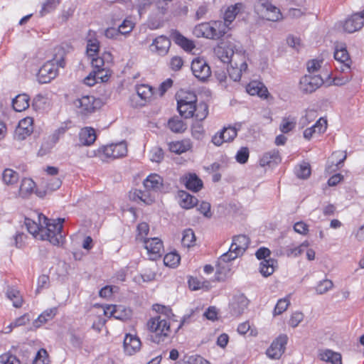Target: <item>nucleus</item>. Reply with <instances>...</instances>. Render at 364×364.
Listing matches in <instances>:
<instances>
[{
    "instance_id": "obj_1",
    "label": "nucleus",
    "mask_w": 364,
    "mask_h": 364,
    "mask_svg": "<svg viewBox=\"0 0 364 364\" xmlns=\"http://www.w3.org/2000/svg\"><path fill=\"white\" fill-rule=\"evenodd\" d=\"M64 222V218L48 219L42 213L38 215V222L25 218V225L35 238L47 240L53 245H61L64 242L65 237L63 231Z\"/></svg>"
},
{
    "instance_id": "obj_2",
    "label": "nucleus",
    "mask_w": 364,
    "mask_h": 364,
    "mask_svg": "<svg viewBox=\"0 0 364 364\" xmlns=\"http://www.w3.org/2000/svg\"><path fill=\"white\" fill-rule=\"evenodd\" d=\"M154 309L159 314L151 317L146 323L147 329L152 333L151 340L152 342L160 344L169 338L171 330L169 316L172 315L169 307L156 304Z\"/></svg>"
},
{
    "instance_id": "obj_3",
    "label": "nucleus",
    "mask_w": 364,
    "mask_h": 364,
    "mask_svg": "<svg viewBox=\"0 0 364 364\" xmlns=\"http://www.w3.org/2000/svg\"><path fill=\"white\" fill-rule=\"evenodd\" d=\"M193 32L198 38L218 40L227 33V26L222 21H215L196 26Z\"/></svg>"
},
{
    "instance_id": "obj_4",
    "label": "nucleus",
    "mask_w": 364,
    "mask_h": 364,
    "mask_svg": "<svg viewBox=\"0 0 364 364\" xmlns=\"http://www.w3.org/2000/svg\"><path fill=\"white\" fill-rule=\"evenodd\" d=\"M250 243V239L245 235H239L233 237L232 244L228 252L223 254L218 259V265L235 259L243 255Z\"/></svg>"
},
{
    "instance_id": "obj_5",
    "label": "nucleus",
    "mask_w": 364,
    "mask_h": 364,
    "mask_svg": "<svg viewBox=\"0 0 364 364\" xmlns=\"http://www.w3.org/2000/svg\"><path fill=\"white\" fill-rule=\"evenodd\" d=\"M73 105L78 114L87 117L100 108L102 102L92 95H82L75 99Z\"/></svg>"
},
{
    "instance_id": "obj_6",
    "label": "nucleus",
    "mask_w": 364,
    "mask_h": 364,
    "mask_svg": "<svg viewBox=\"0 0 364 364\" xmlns=\"http://www.w3.org/2000/svg\"><path fill=\"white\" fill-rule=\"evenodd\" d=\"M65 61L63 58L60 60H51L45 63L39 69L37 78L40 83L46 84L50 82L58 75V67L63 68Z\"/></svg>"
},
{
    "instance_id": "obj_7",
    "label": "nucleus",
    "mask_w": 364,
    "mask_h": 364,
    "mask_svg": "<svg viewBox=\"0 0 364 364\" xmlns=\"http://www.w3.org/2000/svg\"><path fill=\"white\" fill-rule=\"evenodd\" d=\"M98 153L103 161L123 157L127 153V143L122 141L119 143L103 146L98 149Z\"/></svg>"
},
{
    "instance_id": "obj_8",
    "label": "nucleus",
    "mask_w": 364,
    "mask_h": 364,
    "mask_svg": "<svg viewBox=\"0 0 364 364\" xmlns=\"http://www.w3.org/2000/svg\"><path fill=\"white\" fill-rule=\"evenodd\" d=\"M215 55L223 63H230L232 60L237 58H242L244 50L237 49L235 46L232 45L218 46L214 49Z\"/></svg>"
},
{
    "instance_id": "obj_9",
    "label": "nucleus",
    "mask_w": 364,
    "mask_h": 364,
    "mask_svg": "<svg viewBox=\"0 0 364 364\" xmlns=\"http://www.w3.org/2000/svg\"><path fill=\"white\" fill-rule=\"evenodd\" d=\"M191 71L201 82H205L211 75L210 67L206 60L201 58H196L192 60Z\"/></svg>"
},
{
    "instance_id": "obj_10",
    "label": "nucleus",
    "mask_w": 364,
    "mask_h": 364,
    "mask_svg": "<svg viewBox=\"0 0 364 364\" xmlns=\"http://www.w3.org/2000/svg\"><path fill=\"white\" fill-rule=\"evenodd\" d=\"M258 14L262 18L270 21H277L282 18L280 10L269 1H263L257 7Z\"/></svg>"
},
{
    "instance_id": "obj_11",
    "label": "nucleus",
    "mask_w": 364,
    "mask_h": 364,
    "mask_svg": "<svg viewBox=\"0 0 364 364\" xmlns=\"http://www.w3.org/2000/svg\"><path fill=\"white\" fill-rule=\"evenodd\" d=\"M334 58L338 63L337 70L345 73L350 69L351 60L344 44H337L335 46Z\"/></svg>"
},
{
    "instance_id": "obj_12",
    "label": "nucleus",
    "mask_w": 364,
    "mask_h": 364,
    "mask_svg": "<svg viewBox=\"0 0 364 364\" xmlns=\"http://www.w3.org/2000/svg\"><path fill=\"white\" fill-rule=\"evenodd\" d=\"M323 83V80L319 75L306 74L301 78L299 88L304 93H311L321 86Z\"/></svg>"
},
{
    "instance_id": "obj_13",
    "label": "nucleus",
    "mask_w": 364,
    "mask_h": 364,
    "mask_svg": "<svg viewBox=\"0 0 364 364\" xmlns=\"http://www.w3.org/2000/svg\"><path fill=\"white\" fill-rule=\"evenodd\" d=\"M144 248L147 251L149 259L156 260L163 254V243L158 237L145 238L143 240Z\"/></svg>"
},
{
    "instance_id": "obj_14",
    "label": "nucleus",
    "mask_w": 364,
    "mask_h": 364,
    "mask_svg": "<svg viewBox=\"0 0 364 364\" xmlns=\"http://www.w3.org/2000/svg\"><path fill=\"white\" fill-rule=\"evenodd\" d=\"M288 337L285 334L279 335L273 341L271 346L267 350V355L272 359H279L284 353Z\"/></svg>"
},
{
    "instance_id": "obj_15",
    "label": "nucleus",
    "mask_w": 364,
    "mask_h": 364,
    "mask_svg": "<svg viewBox=\"0 0 364 364\" xmlns=\"http://www.w3.org/2000/svg\"><path fill=\"white\" fill-rule=\"evenodd\" d=\"M237 132L238 129L235 127H223L212 136L211 141L214 145L220 146L223 143L232 141L237 136Z\"/></svg>"
},
{
    "instance_id": "obj_16",
    "label": "nucleus",
    "mask_w": 364,
    "mask_h": 364,
    "mask_svg": "<svg viewBox=\"0 0 364 364\" xmlns=\"http://www.w3.org/2000/svg\"><path fill=\"white\" fill-rule=\"evenodd\" d=\"M245 58L244 53L242 58H237L230 63V67L228 68V71L230 77L232 80L235 82L239 81L242 73H245L247 70V64Z\"/></svg>"
},
{
    "instance_id": "obj_17",
    "label": "nucleus",
    "mask_w": 364,
    "mask_h": 364,
    "mask_svg": "<svg viewBox=\"0 0 364 364\" xmlns=\"http://www.w3.org/2000/svg\"><path fill=\"white\" fill-rule=\"evenodd\" d=\"M171 46V41L165 36H159L149 46L150 51L160 56L166 55Z\"/></svg>"
},
{
    "instance_id": "obj_18",
    "label": "nucleus",
    "mask_w": 364,
    "mask_h": 364,
    "mask_svg": "<svg viewBox=\"0 0 364 364\" xmlns=\"http://www.w3.org/2000/svg\"><path fill=\"white\" fill-rule=\"evenodd\" d=\"M33 119L31 117H26L20 120L14 132V138L21 141L31 135L33 131Z\"/></svg>"
},
{
    "instance_id": "obj_19",
    "label": "nucleus",
    "mask_w": 364,
    "mask_h": 364,
    "mask_svg": "<svg viewBox=\"0 0 364 364\" xmlns=\"http://www.w3.org/2000/svg\"><path fill=\"white\" fill-rule=\"evenodd\" d=\"M364 25V10L353 14L346 20L343 29L348 33H353L360 29Z\"/></svg>"
},
{
    "instance_id": "obj_20",
    "label": "nucleus",
    "mask_w": 364,
    "mask_h": 364,
    "mask_svg": "<svg viewBox=\"0 0 364 364\" xmlns=\"http://www.w3.org/2000/svg\"><path fill=\"white\" fill-rule=\"evenodd\" d=\"M124 350L127 355H132L139 351L141 342L136 335L127 333L124 338Z\"/></svg>"
},
{
    "instance_id": "obj_21",
    "label": "nucleus",
    "mask_w": 364,
    "mask_h": 364,
    "mask_svg": "<svg viewBox=\"0 0 364 364\" xmlns=\"http://www.w3.org/2000/svg\"><path fill=\"white\" fill-rule=\"evenodd\" d=\"M104 314L108 317L124 321L130 316V311L123 306L108 305L104 308Z\"/></svg>"
},
{
    "instance_id": "obj_22",
    "label": "nucleus",
    "mask_w": 364,
    "mask_h": 364,
    "mask_svg": "<svg viewBox=\"0 0 364 364\" xmlns=\"http://www.w3.org/2000/svg\"><path fill=\"white\" fill-rule=\"evenodd\" d=\"M171 37L176 44L179 46L185 51L191 52L195 48L194 42L176 30H173Z\"/></svg>"
},
{
    "instance_id": "obj_23",
    "label": "nucleus",
    "mask_w": 364,
    "mask_h": 364,
    "mask_svg": "<svg viewBox=\"0 0 364 364\" xmlns=\"http://www.w3.org/2000/svg\"><path fill=\"white\" fill-rule=\"evenodd\" d=\"M249 304V301L243 294L235 296L230 304V311L232 316H237L244 313Z\"/></svg>"
},
{
    "instance_id": "obj_24",
    "label": "nucleus",
    "mask_w": 364,
    "mask_h": 364,
    "mask_svg": "<svg viewBox=\"0 0 364 364\" xmlns=\"http://www.w3.org/2000/svg\"><path fill=\"white\" fill-rule=\"evenodd\" d=\"M247 92L250 95H257L261 98L267 99L269 95L267 88L259 81H252L246 86Z\"/></svg>"
},
{
    "instance_id": "obj_25",
    "label": "nucleus",
    "mask_w": 364,
    "mask_h": 364,
    "mask_svg": "<svg viewBox=\"0 0 364 364\" xmlns=\"http://www.w3.org/2000/svg\"><path fill=\"white\" fill-rule=\"evenodd\" d=\"M182 180L186 188L193 192H198L203 187L202 181L196 173L186 174Z\"/></svg>"
},
{
    "instance_id": "obj_26",
    "label": "nucleus",
    "mask_w": 364,
    "mask_h": 364,
    "mask_svg": "<svg viewBox=\"0 0 364 364\" xmlns=\"http://www.w3.org/2000/svg\"><path fill=\"white\" fill-rule=\"evenodd\" d=\"M144 186L147 191H158L162 188L163 179L159 175L151 173L144 181Z\"/></svg>"
},
{
    "instance_id": "obj_27",
    "label": "nucleus",
    "mask_w": 364,
    "mask_h": 364,
    "mask_svg": "<svg viewBox=\"0 0 364 364\" xmlns=\"http://www.w3.org/2000/svg\"><path fill=\"white\" fill-rule=\"evenodd\" d=\"M95 130L90 127H86L80 129L79 133V140L81 144L84 146H90L96 140Z\"/></svg>"
},
{
    "instance_id": "obj_28",
    "label": "nucleus",
    "mask_w": 364,
    "mask_h": 364,
    "mask_svg": "<svg viewBox=\"0 0 364 364\" xmlns=\"http://www.w3.org/2000/svg\"><path fill=\"white\" fill-rule=\"evenodd\" d=\"M192 148V143L190 139H185L181 141H171L168 144L169 150L175 154H181L186 152Z\"/></svg>"
},
{
    "instance_id": "obj_29",
    "label": "nucleus",
    "mask_w": 364,
    "mask_h": 364,
    "mask_svg": "<svg viewBox=\"0 0 364 364\" xmlns=\"http://www.w3.org/2000/svg\"><path fill=\"white\" fill-rule=\"evenodd\" d=\"M243 5L242 4L238 3L228 7L226 11H225L223 17L224 21H223V23H224L227 26V32L230 29L229 26L235 20L236 16L240 11Z\"/></svg>"
},
{
    "instance_id": "obj_30",
    "label": "nucleus",
    "mask_w": 364,
    "mask_h": 364,
    "mask_svg": "<svg viewBox=\"0 0 364 364\" xmlns=\"http://www.w3.org/2000/svg\"><path fill=\"white\" fill-rule=\"evenodd\" d=\"M319 358L331 364H342V356L339 353L330 349H325L320 351Z\"/></svg>"
},
{
    "instance_id": "obj_31",
    "label": "nucleus",
    "mask_w": 364,
    "mask_h": 364,
    "mask_svg": "<svg viewBox=\"0 0 364 364\" xmlns=\"http://www.w3.org/2000/svg\"><path fill=\"white\" fill-rule=\"evenodd\" d=\"M95 32L89 31L87 38V54L89 57L98 55L100 42L95 37Z\"/></svg>"
},
{
    "instance_id": "obj_32",
    "label": "nucleus",
    "mask_w": 364,
    "mask_h": 364,
    "mask_svg": "<svg viewBox=\"0 0 364 364\" xmlns=\"http://www.w3.org/2000/svg\"><path fill=\"white\" fill-rule=\"evenodd\" d=\"M57 311L58 310L55 307L45 310L34 320L33 322V326L36 328H40L43 324L52 320L56 315Z\"/></svg>"
},
{
    "instance_id": "obj_33",
    "label": "nucleus",
    "mask_w": 364,
    "mask_h": 364,
    "mask_svg": "<svg viewBox=\"0 0 364 364\" xmlns=\"http://www.w3.org/2000/svg\"><path fill=\"white\" fill-rule=\"evenodd\" d=\"M318 127V134L323 133L327 128V121L322 117L320 118L312 127L307 128L304 131V137L307 140L311 139L315 134V129Z\"/></svg>"
},
{
    "instance_id": "obj_34",
    "label": "nucleus",
    "mask_w": 364,
    "mask_h": 364,
    "mask_svg": "<svg viewBox=\"0 0 364 364\" xmlns=\"http://www.w3.org/2000/svg\"><path fill=\"white\" fill-rule=\"evenodd\" d=\"M180 205L185 209L193 208L198 203V199L184 191L178 192Z\"/></svg>"
},
{
    "instance_id": "obj_35",
    "label": "nucleus",
    "mask_w": 364,
    "mask_h": 364,
    "mask_svg": "<svg viewBox=\"0 0 364 364\" xmlns=\"http://www.w3.org/2000/svg\"><path fill=\"white\" fill-rule=\"evenodd\" d=\"M281 161L279 152L277 149H272L265 153L260 159V164L262 166L277 164Z\"/></svg>"
},
{
    "instance_id": "obj_36",
    "label": "nucleus",
    "mask_w": 364,
    "mask_h": 364,
    "mask_svg": "<svg viewBox=\"0 0 364 364\" xmlns=\"http://www.w3.org/2000/svg\"><path fill=\"white\" fill-rule=\"evenodd\" d=\"M185 100L177 101V109L180 114L185 118H190L194 116L196 105L184 102Z\"/></svg>"
},
{
    "instance_id": "obj_37",
    "label": "nucleus",
    "mask_w": 364,
    "mask_h": 364,
    "mask_svg": "<svg viewBox=\"0 0 364 364\" xmlns=\"http://www.w3.org/2000/svg\"><path fill=\"white\" fill-rule=\"evenodd\" d=\"M30 97L26 94L18 95L12 100V106L15 111L22 112L29 107Z\"/></svg>"
},
{
    "instance_id": "obj_38",
    "label": "nucleus",
    "mask_w": 364,
    "mask_h": 364,
    "mask_svg": "<svg viewBox=\"0 0 364 364\" xmlns=\"http://www.w3.org/2000/svg\"><path fill=\"white\" fill-rule=\"evenodd\" d=\"M190 289L193 291L199 289L208 290L210 286V282L203 277H190L188 281Z\"/></svg>"
},
{
    "instance_id": "obj_39",
    "label": "nucleus",
    "mask_w": 364,
    "mask_h": 364,
    "mask_svg": "<svg viewBox=\"0 0 364 364\" xmlns=\"http://www.w3.org/2000/svg\"><path fill=\"white\" fill-rule=\"evenodd\" d=\"M277 261L272 258L262 260L260 262L259 272L265 277L270 276L274 272Z\"/></svg>"
},
{
    "instance_id": "obj_40",
    "label": "nucleus",
    "mask_w": 364,
    "mask_h": 364,
    "mask_svg": "<svg viewBox=\"0 0 364 364\" xmlns=\"http://www.w3.org/2000/svg\"><path fill=\"white\" fill-rule=\"evenodd\" d=\"M109 75L107 72L105 75L97 73L96 71H92L85 79L84 83L90 87L93 86L95 83L100 80V82H107L109 80Z\"/></svg>"
},
{
    "instance_id": "obj_41",
    "label": "nucleus",
    "mask_w": 364,
    "mask_h": 364,
    "mask_svg": "<svg viewBox=\"0 0 364 364\" xmlns=\"http://www.w3.org/2000/svg\"><path fill=\"white\" fill-rule=\"evenodd\" d=\"M168 127L174 133H183L187 129L186 124L178 117L171 118Z\"/></svg>"
},
{
    "instance_id": "obj_42",
    "label": "nucleus",
    "mask_w": 364,
    "mask_h": 364,
    "mask_svg": "<svg viewBox=\"0 0 364 364\" xmlns=\"http://www.w3.org/2000/svg\"><path fill=\"white\" fill-rule=\"evenodd\" d=\"M6 296L13 303L15 308H20L23 304V298L19 291L13 287H9L6 291Z\"/></svg>"
},
{
    "instance_id": "obj_43",
    "label": "nucleus",
    "mask_w": 364,
    "mask_h": 364,
    "mask_svg": "<svg viewBox=\"0 0 364 364\" xmlns=\"http://www.w3.org/2000/svg\"><path fill=\"white\" fill-rule=\"evenodd\" d=\"M35 186L36 184L32 179L27 178H23L21 181L19 188L20 196L23 198L28 196L33 192Z\"/></svg>"
},
{
    "instance_id": "obj_44",
    "label": "nucleus",
    "mask_w": 364,
    "mask_h": 364,
    "mask_svg": "<svg viewBox=\"0 0 364 364\" xmlns=\"http://www.w3.org/2000/svg\"><path fill=\"white\" fill-rule=\"evenodd\" d=\"M137 96L144 102L149 100L153 95L152 87L148 85H139L136 86Z\"/></svg>"
},
{
    "instance_id": "obj_45",
    "label": "nucleus",
    "mask_w": 364,
    "mask_h": 364,
    "mask_svg": "<svg viewBox=\"0 0 364 364\" xmlns=\"http://www.w3.org/2000/svg\"><path fill=\"white\" fill-rule=\"evenodd\" d=\"M296 123V119L294 117L289 116L282 119V121L279 126L280 131L287 134L294 129Z\"/></svg>"
},
{
    "instance_id": "obj_46",
    "label": "nucleus",
    "mask_w": 364,
    "mask_h": 364,
    "mask_svg": "<svg viewBox=\"0 0 364 364\" xmlns=\"http://www.w3.org/2000/svg\"><path fill=\"white\" fill-rule=\"evenodd\" d=\"M135 23L131 19V18H126L119 25L118 29L122 36H127L134 29Z\"/></svg>"
},
{
    "instance_id": "obj_47",
    "label": "nucleus",
    "mask_w": 364,
    "mask_h": 364,
    "mask_svg": "<svg viewBox=\"0 0 364 364\" xmlns=\"http://www.w3.org/2000/svg\"><path fill=\"white\" fill-rule=\"evenodd\" d=\"M196 236L191 229H186L183 232L181 244L183 247H191L195 245Z\"/></svg>"
},
{
    "instance_id": "obj_48",
    "label": "nucleus",
    "mask_w": 364,
    "mask_h": 364,
    "mask_svg": "<svg viewBox=\"0 0 364 364\" xmlns=\"http://www.w3.org/2000/svg\"><path fill=\"white\" fill-rule=\"evenodd\" d=\"M290 296L289 294L278 300L273 311L274 316L280 315L287 309L290 304Z\"/></svg>"
},
{
    "instance_id": "obj_49",
    "label": "nucleus",
    "mask_w": 364,
    "mask_h": 364,
    "mask_svg": "<svg viewBox=\"0 0 364 364\" xmlns=\"http://www.w3.org/2000/svg\"><path fill=\"white\" fill-rule=\"evenodd\" d=\"M181 260L180 255L176 252L167 253L164 258V262L166 266L176 267Z\"/></svg>"
},
{
    "instance_id": "obj_50",
    "label": "nucleus",
    "mask_w": 364,
    "mask_h": 364,
    "mask_svg": "<svg viewBox=\"0 0 364 364\" xmlns=\"http://www.w3.org/2000/svg\"><path fill=\"white\" fill-rule=\"evenodd\" d=\"M2 179L4 183L12 185L18 180V174L12 169L6 168L2 173Z\"/></svg>"
},
{
    "instance_id": "obj_51",
    "label": "nucleus",
    "mask_w": 364,
    "mask_h": 364,
    "mask_svg": "<svg viewBox=\"0 0 364 364\" xmlns=\"http://www.w3.org/2000/svg\"><path fill=\"white\" fill-rule=\"evenodd\" d=\"M182 364H209V362L198 355H186L181 360Z\"/></svg>"
},
{
    "instance_id": "obj_52",
    "label": "nucleus",
    "mask_w": 364,
    "mask_h": 364,
    "mask_svg": "<svg viewBox=\"0 0 364 364\" xmlns=\"http://www.w3.org/2000/svg\"><path fill=\"white\" fill-rule=\"evenodd\" d=\"M32 105L36 110H43L48 105V98L42 94H38L33 98Z\"/></svg>"
},
{
    "instance_id": "obj_53",
    "label": "nucleus",
    "mask_w": 364,
    "mask_h": 364,
    "mask_svg": "<svg viewBox=\"0 0 364 364\" xmlns=\"http://www.w3.org/2000/svg\"><path fill=\"white\" fill-rule=\"evenodd\" d=\"M295 173L299 178H307L311 174L310 165L308 163H302L295 168Z\"/></svg>"
},
{
    "instance_id": "obj_54",
    "label": "nucleus",
    "mask_w": 364,
    "mask_h": 364,
    "mask_svg": "<svg viewBox=\"0 0 364 364\" xmlns=\"http://www.w3.org/2000/svg\"><path fill=\"white\" fill-rule=\"evenodd\" d=\"M90 58H91V64L93 67L92 71H96L97 73L105 75L104 73H106L107 71H105V69L103 68L105 65L103 58L99 57L98 55L95 56H90Z\"/></svg>"
},
{
    "instance_id": "obj_55",
    "label": "nucleus",
    "mask_w": 364,
    "mask_h": 364,
    "mask_svg": "<svg viewBox=\"0 0 364 364\" xmlns=\"http://www.w3.org/2000/svg\"><path fill=\"white\" fill-rule=\"evenodd\" d=\"M59 4L58 0H46L43 4L39 12L41 16H43L53 11Z\"/></svg>"
},
{
    "instance_id": "obj_56",
    "label": "nucleus",
    "mask_w": 364,
    "mask_h": 364,
    "mask_svg": "<svg viewBox=\"0 0 364 364\" xmlns=\"http://www.w3.org/2000/svg\"><path fill=\"white\" fill-rule=\"evenodd\" d=\"M347 157V154L345 151H337L332 154L331 157V164L335 165L337 167H339Z\"/></svg>"
},
{
    "instance_id": "obj_57",
    "label": "nucleus",
    "mask_w": 364,
    "mask_h": 364,
    "mask_svg": "<svg viewBox=\"0 0 364 364\" xmlns=\"http://www.w3.org/2000/svg\"><path fill=\"white\" fill-rule=\"evenodd\" d=\"M208 114V108L206 104L200 103L196 107L194 115L198 120L202 121Z\"/></svg>"
},
{
    "instance_id": "obj_58",
    "label": "nucleus",
    "mask_w": 364,
    "mask_h": 364,
    "mask_svg": "<svg viewBox=\"0 0 364 364\" xmlns=\"http://www.w3.org/2000/svg\"><path fill=\"white\" fill-rule=\"evenodd\" d=\"M333 284L331 280L323 279L320 281L316 287V291L318 294H323L332 289Z\"/></svg>"
},
{
    "instance_id": "obj_59",
    "label": "nucleus",
    "mask_w": 364,
    "mask_h": 364,
    "mask_svg": "<svg viewBox=\"0 0 364 364\" xmlns=\"http://www.w3.org/2000/svg\"><path fill=\"white\" fill-rule=\"evenodd\" d=\"M323 60L313 59L307 63V70L309 75H316L323 64Z\"/></svg>"
},
{
    "instance_id": "obj_60",
    "label": "nucleus",
    "mask_w": 364,
    "mask_h": 364,
    "mask_svg": "<svg viewBox=\"0 0 364 364\" xmlns=\"http://www.w3.org/2000/svg\"><path fill=\"white\" fill-rule=\"evenodd\" d=\"M29 321L30 316L28 314L22 315L10 323V325L6 328H9V331H6V333L10 332L14 327L26 325L28 322H29Z\"/></svg>"
},
{
    "instance_id": "obj_61",
    "label": "nucleus",
    "mask_w": 364,
    "mask_h": 364,
    "mask_svg": "<svg viewBox=\"0 0 364 364\" xmlns=\"http://www.w3.org/2000/svg\"><path fill=\"white\" fill-rule=\"evenodd\" d=\"M249 149L247 147H241L236 153L235 160L240 164H245L249 159Z\"/></svg>"
},
{
    "instance_id": "obj_62",
    "label": "nucleus",
    "mask_w": 364,
    "mask_h": 364,
    "mask_svg": "<svg viewBox=\"0 0 364 364\" xmlns=\"http://www.w3.org/2000/svg\"><path fill=\"white\" fill-rule=\"evenodd\" d=\"M1 364H21L19 359L14 355L6 353L0 355Z\"/></svg>"
},
{
    "instance_id": "obj_63",
    "label": "nucleus",
    "mask_w": 364,
    "mask_h": 364,
    "mask_svg": "<svg viewBox=\"0 0 364 364\" xmlns=\"http://www.w3.org/2000/svg\"><path fill=\"white\" fill-rule=\"evenodd\" d=\"M308 247V244L304 242L298 246L289 247L287 250L288 256L296 257L301 254Z\"/></svg>"
},
{
    "instance_id": "obj_64",
    "label": "nucleus",
    "mask_w": 364,
    "mask_h": 364,
    "mask_svg": "<svg viewBox=\"0 0 364 364\" xmlns=\"http://www.w3.org/2000/svg\"><path fill=\"white\" fill-rule=\"evenodd\" d=\"M33 364H48V353L44 348L40 349L33 360Z\"/></svg>"
}]
</instances>
